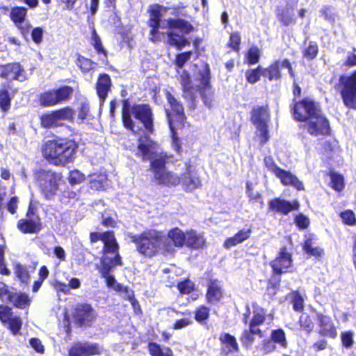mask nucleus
I'll use <instances>...</instances> for the list:
<instances>
[{
    "mask_svg": "<svg viewBox=\"0 0 356 356\" xmlns=\"http://www.w3.org/2000/svg\"><path fill=\"white\" fill-rule=\"evenodd\" d=\"M136 155L143 161H150V170L156 184L171 186L180 183V177L165 168L168 159L166 154L160 150L159 144L151 139L148 134L138 138Z\"/></svg>",
    "mask_w": 356,
    "mask_h": 356,
    "instance_id": "1",
    "label": "nucleus"
},
{
    "mask_svg": "<svg viewBox=\"0 0 356 356\" xmlns=\"http://www.w3.org/2000/svg\"><path fill=\"white\" fill-rule=\"evenodd\" d=\"M167 10V8L160 6H156L151 9L149 20V26L151 28V40L154 41L156 39V34L159 28H168L169 29L167 32L169 44L181 49L189 44L188 40L184 37V34L192 32L193 26L190 22L182 19L161 20V17Z\"/></svg>",
    "mask_w": 356,
    "mask_h": 356,
    "instance_id": "2",
    "label": "nucleus"
},
{
    "mask_svg": "<svg viewBox=\"0 0 356 356\" xmlns=\"http://www.w3.org/2000/svg\"><path fill=\"white\" fill-rule=\"evenodd\" d=\"M131 241L136 245L139 253L152 257L161 252L172 253L175 250L168 238L155 229L146 230L140 234L132 235Z\"/></svg>",
    "mask_w": 356,
    "mask_h": 356,
    "instance_id": "3",
    "label": "nucleus"
},
{
    "mask_svg": "<svg viewBox=\"0 0 356 356\" xmlns=\"http://www.w3.org/2000/svg\"><path fill=\"white\" fill-rule=\"evenodd\" d=\"M180 81L183 86L184 97L189 99L188 107L191 109L195 108V101L199 94L206 106L210 108L213 99V91L209 83V76L208 72L201 74V80L199 85H193L191 83L190 76L183 72L180 75Z\"/></svg>",
    "mask_w": 356,
    "mask_h": 356,
    "instance_id": "4",
    "label": "nucleus"
},
{
    "mask_svg": "<svg viewBox=\"0 0 356 356\" xmlns=\"http://www.w3.org/2000/svg\"><path fill=\"white\" fill-rule=\"evenodd\" d=\"M77 147V145L73 140H48L43 146L42 154L49 163L55 165L64 166L73 161Z\"/></svg>",
    "mask_w": 356,
    "mask_h": 356,
    "instance_id": "5",
    "label": "nucleus"
},
{
    "mask_svg": "<svg viewBox=\"0 0 356 356\" xmlns=\"http://www.w3.org/2000/svg\"><path fill=\"white\" fill-rule=\"evenodd\" d=\"M35 179L45 198L50 199L56 193L62 176L52 170H41L36 173Z\"/></svg>",
    "mask_w": 356,
    "mask_h": 356,
    "instance_id": "6",
    "label": "nucleus"
},
{
    "mask_svg": "<svg viewBox=\"0 0 356 356\" xmlns=\"http://www.w3.org/2000/svg\"><path fill=\"white\" fill-rule=\"evenodd\" d=\"M340 93L343 104L356 110V70L349 76L340 78Z\"/></svg>",
    "mask_w": 356,
    "mask_h": 356,
    "instance_id": "7",
    "label": "nucleus"
},
{
    "mask_svg": "<svg viewBox=\"0 0 356 356\" xmlns=\"http://www.w3.org/2000/svg\"><path fill=\"white\" fill-rule=\"evenodd\" d=\"M251 120L259 132L260 143H266L269 138L268 123L270 120V113L266 106L255 108L252 111Z\"/></svg>",
    "mask_w": 356,
    "mask_h": 356,
    "instance_id": "8",
    "label": "nucleus"
},
{
    "mask_svg": "<svg viewBox=\"0 0 356 356\" xmlns=\"http://www.w3.org/2000/svg\"><path fill=\"white\" fill-rule=\"evenodd\" d=\"M73 91L72 88L66 86L57 89L49 90L40 95V103L45 107L56 106L68 100Z\"/></svg>",
    "mask_w": 356,
    "mask_h": 356,
    "instance_id": "9",
    "label": "nucleus"
},
{
    "mask_svg": "<svg viewBox=\"0 0 356 356\" xmlns=\"http://www.w3.org/2000/svg\"><path fill=\"white\" fill-rule=\"evenodd\" d=\"M320 111L318 105L307 98L295 103L293 106V115L298 121H306Z\"/></svg>",
    "mask_w": 356,
    "mask_h": 356,
    "instance_id": "10",
    "label": "nucleus"
},
{
    "mask_svg": "<svg viewBox=\"0 0 356 356\" xmlns=\"http://www.w3.org/2000/svg\"><path fill=\"white\" fill-rule=\"evenodd\" d=\"M165 97L171 108V111L165 108V113L169 127L172 132H174L175 124H181L184 119V108L169 92H166Z\"/></svg>",
    "mask_w": 356,
    "mask_h": 356,
    "instance_id": "11",
    "label": "nucleus"
},
{
    "mask_svg": "<svg viewBox=\"0 0 356 356\" xmlns=\"http://www.w3.org/2000/svg\"><path fill=\"white\" fill-rule=\"evenodd\" d=\"M304 127L312 136L325 135L329 133L330 127L327 119L321 111L306 120Z\"/></svg>",
    "mask_w": 356,
    "mask_h": 356,
    "instance_id": "12",
    "label": "nucleus"
},
{
    "mask_svg": "<svg viewBox=\"0 0 356 356\" xmlns=\"http://www.w3.org/2000/svg\"><path fill=\"white\" fill-rule=\"evenodd\" d=\"M26 15L27 10L24 7H14L10 13L11 20L25 39L27 38L31 28V23L26 20Z\"/></svg>",
    "mask_w": 356,
    "mask_h": 356,
    "instance_id": "13",
    "label": "nucleus"
},
{
    "mask_svg": "<svg viewBox=\"0 0 356 356\" xmlns=\"http://www.w3.org/2000/svg\"><path fill=\"white\" fill-rule=\"evenodd\" d=\"M90 240L96 242L99 240L104 243V256H113L118 254V245L113 232H106L103 234L91 233Z\"/></svg>",
    "mask_w": 356,
    "mask_h": 356,
    "instance_id": "14",
    "label": "nucleus"
},
{
    "mask_svg": "<svg viewBox=\"0 0 356 356\" xmlns=\"http://www.w3.org/2000/svg\"><path fill=\"white\" fill-rule=\"evenodd\" d=\"M315 316L316 324L319 327V334L334 339L337 335V332L331 317L320 312H315Z\"/></svg>",
    "mask_w": 356,
    "mask_h": 356,
    "instance_id": "15",
    "label": "nucleus"
},
{
    "mask_svg": "<svg viewBox=\"0 0 356 356\" xmlns=\"http://www.w3.org/2000/svg\"><path fill=\"white\" fill-rule=\"evenodd\" d=\"M132 114L135 118L139 120L143 124L147 131L153 133L152 113L148 105L141 104L134 106L132 108Z\"/></svg>",
    "mask_w": 356,
    "mask_h": 356,
    "instance_id": "16",
    "label": "nucleus"
},
{
    "mask_svg": "<svg viewBox=\"0 0 356 356\" xmlns=\"http://www.w3.org/2000/svg\"><path fill=\"white\" fill-rule=\"evenodd\" d=\"M102 268L101 273L102 276L106 279L107 285L113 286L115 283L114 277L109 275L112 268L115 266L122 265L121 258L119 254L113 256H103L102 259Z\"/></svg>",
    "mask_w": 356,
    "mask_h": 356,
    "instance_id": "17",
    "label": "nucleus"
},
{
    "mask_svg": "<svg viewBox=\"0 0 356 356\" xmlns=\"http://www.w3.org/2000/svg\"><path fill=\"white\" fill-rule=\"evenodd\" d=\"M17 228L23 233H38L41 229L40 218L32 212H28L26 217L19 220Z\"/></svg>",
    "mask_w": 356,
    "mask_h": 356,
    "instance_id": "18",
    "label": "nucleus"
},
{
    "mask_svg": "<svg viewBox=\"0 0 356 356\" xmlns=\"http://www.w3.org/2000/svg\"><path fill=\"white\" fill-rule=\"evenodd\" d=\"M291 264V255L286 252V248H282L277 257L270 263L273 272L278 275L285 273Z\"/></svg>",
    "mask_w": 356,
    "mask_h": 356,
    "instance_id": "19",
    "label": "nucleus"
},
{
    "mask_svg": "<svg viewBox=\"0 0 356 356\" xmlns=\"http://www.w3.org/2000/svg\"><path fill=\"white\" fill-rule=\"evenodd\" d=\"M253 316L250 322L249 326L253 333H261V330L259 326L263 324L266 320L270 323L273 321V316L272 314H267L266 310L257 305H253Z\"/></svg>",
    "mask_w": 356,
    "mask_h": 356,
    "instance_id": "20",
    "label": "nucleus"
},
{
    "mask_svg": "<svg viewBox=\"0 0 356 356\" xmlns=\"http://www.w3.org/2000/svg\"><path fill=\"white\" fill-rule=\"evenodd\" d=\"M102 348L96 343H78L69 351V356H92L101 353Z\"/></svg>",
    "mask_w": 356,
    "mask_h": 356,
    "instance_id": "21",
    "label": "nucleus"
},
{
    "mask_svg": "<svg viewBox=\"0 0 356 356\" xmlns=\"http://www.w3.org/2000/svg\"><path fill=\"white\" fill-rule=\"evenodd\" d=\"M95 317L96 314L94 309L88 304L77 305L74 314L75 321L81 326L92 322Z\"/></svg>",
    "mask_w": 356,
    "mask_h": 356,
    "instance_id": "22",
    "label": "nucleus"
},
{
    "mask_svg": "<svg viewBox=\"0 0 356 356\" xmlns=\"http://www.w3.org/2000/svg\"><path fill=\"white\" fill-rule=\"evenodd\" d=\"M1 76L7 79L23 81L26 79V72L19 63H11L1 67Z\"/></svg>",
    "mask_w": 356,
    "mask_h": 356,
    "instance_id": "23",
    "label": "nucleus"
},
{
    "mask_svg": "<svg viewBox=\"0 0 356 356\" xmlns=\"http://www.w3.org/2000/svg\"><path fill=\"white\" fill-rule=\"evenodd\" d=\"M280 67L287 68L291 76H294L291 65L287 59L275 61L268 68L263 70L262 75L268 78L269 80L278 79L280 78Z\"/></svg>",
    "mask_w": 356,
    "mask_h": 356,
    "instance_id": "24",
    "label": "nucleus"
},
{
    "mask_svg": "<svg viewBox=\"0 0 356 356\" xmlns=\"http://www.w3.org/2000/svg\"><path fill=\"white\" fill-rule=\"evenodd\" d=\"M299 204L296 200L290 202L280 198H275L269 202L270 210L284 215L288 214L293 210H297Z\"/></svg>",
    "mask_w": 356,
    "mask_h": 356,
    "instance_id": "25",
    "label": "nucleus"
},
{
    "mask_svg": "<svg viewBox=\"0 0 356 356\" xmlns=\"http://www.w3.org/2000/svg\"><path fill=\"white\" fill-rule=\"evenodd\" d=\"M191 166L188 167L187 172L180 177V183L186 191H193L202 186L200 178L191 170Z\"/></svg>",
    "mask_w": 356,
    "mask_h": 356,
    "instance_id": "26",
    "label": "nucleus"
},
{
    "mask_svg": "<svg viewBox=\"0 0 356 356\" xmlns=\"http://www.w3.org/2000/svg\"><path fill=\"white\" fill-rule=\"evenodd\" d=\"M284 186H292L296 189L301 191L304 189V186L298 177L289 171L281 169L275 175Z\"/></svg>",
    "mask_w": 356,
    "mask_h": 356,
    "instance_id": "27",
    "label": "nucleus"
},
{
    "mask_svg": "<svg viewBox=\"0 0 356 356\" xmlns=\"http://www.w3.org/2000/svg\"><path fill=\"white\" fill-rule=\"evenodd\" d=\"M223 296L222 285L218 280H211L208 284L207 300L209 302L219 301Z\"/></svg>",
    "mask_w": 356,
    "mask_h": 356,
    "instance_id": "28",
    "label": "nucleus"
},
{
    "mask_svg": "<svg viewBox=\"0 0 356 356\" xmlns=\"http://www.w3.org/2000/svg\"><path fill=\"white\" fill-rule=\"evenodd\" d=\"M111 86V81L109 76L105 74L100 75L96 84L97 93L99 96L100 104L103 103L106 99Z\"/></svg>",
    "mask_w": 356,
    "mask_h": 356,
    "instance_id": "29",
    "label": "nucleus"
},
{
    "mask_svg": "<svg viewBox=\"0 0 356 356\" xmlns=\"http://www.w3.org/2000/svg\"><path fill=\"white\" fill-rule=\"evenodd\" d=\"M250 234V229H241L234 236L227 238L224 242L223 246L226 249H230L231 248L234 247L249 238Z\"/></svg>",
    "mask_w": 356,
    "mask_h": 356,
    "instance_id": "30",
    "label": "nucleus"
},
{
    "mask_svg": "<svg viewBox=\"0 0 356 356\" xmlns=\"http://www.w3.org/2000/svg\"><path fill=\"white\" fill-rule=\"evenodd\" d=\"M168 241L174 247H183L184 244L186 245V234H185L179 228H175L169 231L168 234Z\"/></svg>",
    "mask_w": 356,
    "mask_h": 356,
    "instance_id": "31",
    "label": "nucleus"
},
{
    "mask_svg": "<svg viewBox=\"0 0 356 356\" xmlns=\"http://www.w3.org/2000/svg\"><path fill=\"white\" fill-rule=\"evenodd\" d=\"M186 245L188 247L198 249L202 248L205 243L204 236L195 231L191 230L186 232Z\"/></svg>",
    "mask_w": 356,
    "mask_h": 356,
    "instance_id": "32",
    "label": "nucleus"
},
{
    "mask_svg": "<svg viewBox=\"0 0 356 356\" xmlns=\"http://www.w3.org/2000/svg\"><path fill=\"white\" fill-rule=\"evenodd\" d=\"M314 240V236L313 235H309L307 237L303 246L304 250L311 256L321 257L323 254V250L315 245Z\"/></svg>",
    "mask_w": 356,
    "mask_h": 356,
    "instance_id": "33",
    "label": "nucleus"
},
{
    "mask_svg": "<svg viewBox=\"0 0 356 356\" xmlns=\"http://www.w3.org/2000/svg\"><path fill=\"white\" fill-rule=\"evenodd\" d=\"M277 17L278 20L284 26H289L296 23L293 10L291 7L286 6L284 9L278 10Z\"/></svg>",
    "mask_w": 356,
    "mask_h": 356,
    "instance_id": "34",
    "label": "nucleus"
},
{
    "mask_svg": "<svg viewBox=\"0 0 356 356\" xmlns=\"http://www.w3.org/2000/svg\"><path fill=\"white\" fill-rule=\"evenodd\" d=\"M6 302H12L16 307L23 309L29 305V299L26 294L17 293L11 291Z\"/></svg>",
    "mask_w": 356,
    "mask_h": 356,
    "instance_id": "35",
    "label": "nucleus"
},
{
    "mask_svg": "<svg viewBox=\"0 0 356 356\" xmlns=\"http://www.w3.org/2000/svg\"><path fill=\"white\" fill-rule=\"evenodd\" d=\"M148 348L152 356H173L172 351L169 348L161 347L156 343H149Z\"/></svg>",
    "mask_w": 356,
    "mask_h": 356,
    "instance_id": "36",
    "label": "nucleus"
},
{
    "mask_svg": "<svg viewBox=\"0 0 356 356\" xmlns=\"http://www.w3.org/2000/svg\"><path fill=\"white\" fill-rule=\"evenodd\" d=\"M220 340L225 346L227 352H237L238 350V346L235 337L229 334H221Z\"/></svg>",
    "mask_w": 356,
    "mask_h": 356,
    "instance_id": "37",
    "label": "nucleus"
},
{
    "mask_svg": "<svg viewBox=\"0 0 356 356\" xmlns=\"http://www.w3.org/2000/svg\"><path fill=\"white\" fill-rule=\"evenodd\" d=\"M15 274L22 283L26 284L30 280V273L27 267L21 264L15 265Z\"/></svg>",
    "mask_w": 356,
    "mask_h": 356,
    "instance_id": "38",
    "label": "nucleus"
},
{
    "mask_svg": "<svg viewBox=\"0 0 356 356\" xmlns=\"http://www.w3.org/2000/svg\"><path fill=\"white\" fill-rule=\"evenodd\" d=\"M54 113L60 125L63 121L72 120L74 115V110L69 106L54 111Z\"/></svg>",
    "mask_w": 356,
    "mask_h": 356,
    "instance_id": "39",
    "label": "nucleus"
},
{
    "mask_svg": "<svg viewBox=\"0 0 356 356\" xmlns=\"http://www.w3.org/2000/svg\"><path fill=\"white\" fill-rule=\"evenodd\" d=\"M41 124L42 125V127L46 128H50L60 125L54 111L42 115Z\"/></svg>",
    "mask_w": 356,
    "mask_h": 356,
    "instance_id": "40",
    "label": "nucleus"
},
{
    "mask_svg": "<svg viewBox=\"0 0 356 356\" xmlns=\"http://www.w3.org/2000/svg\"><path fill=\"white\" fill-rule=\"evenodd\" d=\"M6 323L8 324V328L13 335L16 336L21 334L22 320L20 317L13 316Z\"/></svg>",
    "mask_w": 356,
    "mask_h": 356,
    "instance_id": "41",
    "label": "nucleus"
},
{
    "mask_svg": "<svg viewBox=\"0 0 356 356\" xmlns=\"http://www.w3.org/2000/svg\"><path fill=\"white\" fill-rule=\"evenodd\" d=\"M90 188L95 190H102L104 187V184L106 180V177L105 175L99 174V175H90Z\"/></svg>",
    "mask_w": 356,
    "mask_h": 356,
    "instance_id": "42",
    "label": "nucleus"
},
{
    "mask_svg": "<svg viewBox=\"0 0 356 356\" xmlns=\"http://www.w3.org/2000/svg\"><path fill=\"white\" fill-rule=\"evenodd\" d=\"M254 335H259L260 337H262L261 332V333H253L251 331L250 327L249 326L248 330H245L242 334V336L241 337V341L243 343V344L245 346H249L252 345V343L254 341Z\"/></svg>",
    "mask_w": 356,
    "mask_h": 356,
    "instance_id": "43",
    "label": "nucleus"
},
{
    "mask_svg": "<svg viewBox=\"0 0 356 356\" xmlns=\"http://www.w3.org/2000/svg\"><path fill=\"white\" fill-rule=\"evenodd\" d=\"M271 339L275 343L280 344L282 347L286 346V340L285 333L281 329L275 330L272 331Z\"/></svg>",
    "mask_w": 356,
    "mask_h": 356,
    "instance_id": "44",
    "label": "nucleus"
},
{
    "mask_svg": "<svg viewBox=\"0 0 356 356\" xmlns=\"http://www.w3.org/2000/svg\"><path fill=\"white\" fill-rule=\"evenodd\" d=\"M318 51V47L316 42H309L308 47L303 51V56L308 60L314 59Z\"/></svg>",
    "mask_w": 356,
    "mask_h": 356,
    "instance_id": "45",
    "label": "nucleus"
},
{
    "mask_svg": "<svg viewBox=\"0 0 356 356\" xmlns=\"http://www.w3.org/2000/svg\"><path fill=\"white\" fill-rule=\"evenodd\" d=\"M10 97L8 90L5 88L0 89V107L3 111L10 108Z\"/></svg>",
    "mask_w": 356,
    "mask_h": 356,
    "instance_id": "46",
    "label": "nucleus"
},
{
    "mask_svg": "<svg viewBox=\"0 0 356 356\" xmlns=\"http://www.w3.org/2000/svg\"><path fill=\"white\" fill-rule=\"evenodd\" d=\"M85 178L84 174L78 170H74L70 172L68 180L71 185H76L81 184Z\"/></svg>",
    "mask_w": 356,
    "mask_h": 356,
    "instance_id": "47",
    "label": "nucleus"
},
{
    "mask_svg": "<svg viewBox=\"0 0 356 356\" xmlns=\"http://www.w3.org/2000/svg\"><path fill=\"white\" fill-rule=\"evenodd\" d=\"M332 188L337 191H341L344 188L343 177L339 174L331 175Z\"/></svg>",
    "mask_w": 356,
    "mask_h": 356,
    "instance_id": "48",
    "label": "nucleus"
},
{
    "mask_svg": "<svg viewBox=\"0 0 356 356\" xmlns=\"http://www.w3.org/2000/svg\"><path fill=\"white\" fill-rule=\"evenodd\" d=\"M301 327L307 333H309L314 328V323L307 314H302L299 320Z\"/></svg>",
    "mask_w": 356,
    "mask_h": 356,
    "instance_id": "49",
    "label": "nucleus"
},
{
    "mask_svg": "<svg viewBox=\"0 0 356 356\" xmlns=\"http://www.w3.org/2000/svg\"><path fill=\"white\" fill-rule=\"evenodd\" d=\"M260 56L261 51L258 47H250L247 54L248 63L251 65L258 63Z\"/></svg>",
    "mask_w": 356,
    "mask_h": 356,
    "instance_id": "50",
    "label": "nucleus"
},
{
    "mask_svg": "<svg viewBox=\"0 0 356 356\" xmlns=\"http://www.w3.org/2000/svg\"><path fill=\"white\" fill-rule=\"evenodd\" d=\"M338 152V147L336 144L330 142H325L324 145L323 155L329 159H333L334 154Z\"/></svg>",
    "mask_w": 356,
    "mask_h": 356,
    "instance_id": "51",
    "label": "nucleus"
},
{
    "mask_svg": "<svg viewBox=\"0 0 356 356\" xmlns=\"http://www.w3.org/2000/svg\"><path fill=\"white\" fill-rule=\"evenodd\" d=\"M76 65L82 70L83 72H86L92 70L94 63L88 58L80 56L77 59Z\"/></svg>",
    "mask_w": 356,
    "mask_h": 356,
    "instance_id": "52",
    "label": "nucleus"
},
{
    "mask_svg": "<svg viewBox=\"0 0 356 356\" xmlns=\"http://www.w3.org/2000/svg\"><path fill=\"white\" fill-rule=\"evenodd\" d=\"M263 70L261 67H258L256 70H249L246 72V79L250 83H254L258 81L260 79L261 74H262Z\"/></svg>",
    "mask_w": 356,
    "mask_h": 356,
    "instance_id": "53",
    "label": "nucleus"
},
{
    "mask_svg": "<svg viewBox=\"0 0 356 356\" xmlns=\"http://www.w3.org/2000/svg\"><path fill=\"white\" fill-rule=\"evenodd\" d=\"M30 346L38 353H44V346L42 344L41 340L36 337H33L29 339Z\"/></svg>",
    "mask_w": 356,
    "mask_h": 356,
    "instance_id": "54",
    "label": "nucleus"
},
{
    "mask_svg": "<svg viewBox=\"0 0 356 356\" xmlns=\"http://www.w3.org/2000/svg\"><path fill=\"white\" fill-rule=\"evenodd\" d=\"M13 316L11 308L0 305V320L3 323H6Z\"/></svg>",
    "mask_w": 356,
    "mask_h": 356,
    "instance_id": "55",
    "label": "nucleus"
},
{
    "mask_svg": "<svg viewBox=\"0 0 356 356\" xmlns=\"http://www.w3.org/2000/svg\"><path fill=\"white\" fill-rule=\"evenodd\" d=\"M264 161L267 169L275 175H276L281 170V168L278 167L275 163L273 159L271 156H266Z\"/></svg>",
    "mask_w": 356,
    "mask_h": 356,
    "instance_id": "56",
    "label": "nucleus"
},
{
    "mask_svg": "<svg viewBox=\"0 0 356 356\" xmlns=\"http://www.w3.org/2000/svg\"><path fill=\"white\" fill-rule=\"evenodd\" d=\"M122 121L126 128L131 130L134 133H136L134 130V124L133 120H131L129 111L126 108H123L122 111Z\"/></svg>",
    "mask_w": 356,
    "mask_h": 356,
    "instance_id": "57",
    "label": "nucleus"
},
{
    "mask_svg": "<svg viewBox=\"0 0 356 356\" xmlns=\"http://www.w3.org/2000/svg\"><path fill=\"white\" fill-rule=\"evenodd\" d=\"M209 316V309L202 306L199 307L195 312V320L198 322L204 321L208 318Z\"/></svg>",
    "mask_w": 356,
    "mask_h": 356,
    "instance_id": "58",
    "label": "nucleus"
},
{
    "mask_svg": "<svg viewBox=\"0 0 356 356\" xmlns=\"http://www.w3.org/2000/svg\"><path fill=\"white\" fill-rule=\"evenodd\" d=\"M341 218H342L344 223L353 225L356 222L354 213L350 210L345 211L341 213Z\"/></svg>",
    "mask_w": 356,
    "mask_h": 356,
    "instance_id": "59",
    "label": "nucleus"
},
{
    "mask_svg": "<svg viewBox=\"0 0 356 356\" xmlns=\"http://www.w3.org/2000/svg\"><path fill=\"white\" fill-rule=\"evenodd\" d=\"M353 334L351 332H344L341 334L342 344L346 348H350L353 344Z\"/></svg>",
    "mask_w": 356,
    "mask_h": 356,
    "instance_id": "60",
    "label": "nucleus"
},
{
    "mask_svg": "<svg viewBox=\"0 0 356 356\" xmlns=\"http://www.w3.org/2000/svg\"><path fill=\"white\" fill-rule=\"evenodd\" d=\"M192 55V51H186L184 53L179 54L176 57V65L181 68L188 61Z\"/></svg>",
    "mask_w": 356,
    "mask_h": 356,
    "instance_id": "61",
    "label": "nucleus"
},
{
    "mask_svg": "<svg viewBox=\"0 0 356 356\" xmlns=\"http://www.w3.org/2000/svg\"><path fill=\"white\" fill-rule=\"evenodd\" d=\"M92 44H93L95 49L97 50V51L99 53L102 52L106 55V51L102 47L101 40H100L99 37L97 35L95 30L92 31Z\"/></svg>",
    "mask_w": 356,
    "mask_h": 356,
    "instance_id": "62",
    "label": "nucleus"
},
{
    "mask_svg": "<svg viewBox=\"0 0 356 356\" xmlns=\"http://www.w3.org/2000/svg\"><path fill=\"white\" fill-rule=\"evenodd\" d=\"M44 31L40 27L34 28L31 31V38L35 44H40L42 42Z\"/></svg>",
    "mask_w": 356,
    "mask_h": 356,
    "instance_id": "63",
    "label": "nucleus"
},
{
    "mask_svg": "<svg viewBox=\"0 0 356 356\" xmlns=\"http://www.w3.org/2000/svg\"><path fill=\"white\" fill-rule=\"evenodd\" d=\"M304 299L299 293H295L293 299V308L297 312H301L303 309Z\"/></svg>",
    "mask_w": 356,
    "mask_h": 356,
    "instance_id": "64",
    "label": "nucleus"
}]
</instances>
